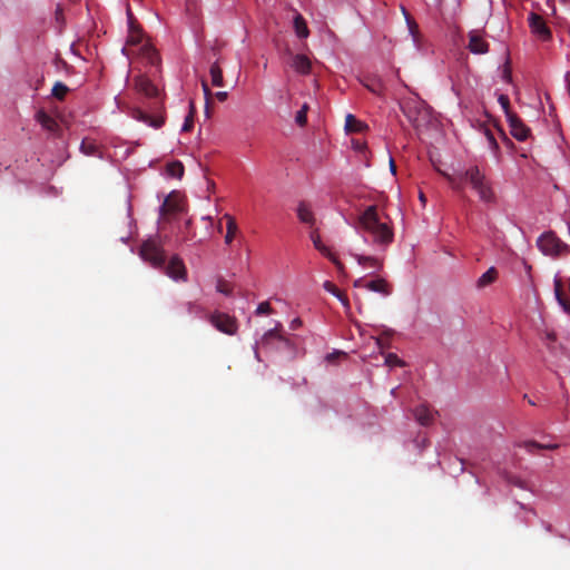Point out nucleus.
<instances>
[{"label":"nucleus","mask_w":570,"mask_h":570,"mask_svg":"<svg viewBox=\"0 0 570 570\" xmlns=\"http://www.w3.org/2000/svg\"><path fill=\"white\" fill-rule=\"evenodd\" d=\"M562 3L568 4L570 3V0H560Z\"/></svg>","instance_id":"55"},{"label":"nucleus","mask_w":570,"mask_h":570,"mask_svg":"<svg viewBox=\"0 0 570 570\" xmlns=\"http://www.w3.org/2000/svg\"><path fill=\"white\" fill-rule=\"evenodd\" d=\"M309 109V106L308 104H304L301 109L296 112L295 115V122L299 126V127H304L307 122V111Z\"/></svg>","instance_id":"33"},{"label":"nucleus","mask_w":570,"mask_h":570,"mask_svg":"<svg viewBox=\"0 0 570 570\" xmlns=\"http://www.w3.org/2000/svg\"><path fill=\"white\" fill-rule=\"evenodd\" d=\"M539 250L553 259L570 253V246L552 230L542 233L537 239Z\"/></svg>","instance_id":"5"},{"label":"nucleus","mask_w":570,"mask_h":570,"mask_svg":"<svg viewBox=\"0 0 570 570\" xmlns=\"http://www.w3.org/2000/svg\"><path fill=\"white\" fill-rule=\"evenodd\" d=\"M222 222H223V219H222V220H219V222H218V224H217V230H218V233H222V229H223Z\"/></svg>","instance_id":"51"},{"label":"nucleus","mask_w":570,"mask_h":570,"mask_svg":"<svg viewBox=\"0 0 570 570\" xmlns=\"http://www.w3.org/2000/svg\"><path fill=\"white\" fill-rule=\"evenodd\" d=\"M80 150L86 156H100L98 146L94 141L88 140V139L82 140V142L80 145Z\"/></svg>","instance_id":"30"},{"label":"nucleus","mask_w":570,"mask_h":570,"mask_svg":"<svg viewBox=\"0 0 570 570\" xmlns=\"http://www.w3.org/2000/svg\"><path fill=\"white\" fill-rule=\"evenodd\" d=\"M139 255L156 269L165 267L167 256L164 249V243L158 236L142 242L139 248Z\"/></svg>","instance_id":"4"},{"label":"nucleus","mask_w":570,"mask_h":570,"mask_svg":"<svg viewBox=\"0 0 570 570\" xmlns=\"http://www.w3.org/2000/svg\"><path fill=\"white\" fill-rule=\"evenodd\" d=\"M301 325H302V321L298 317H296L291 322L289 328L294 331V330H297Z\"/></svg>","instance_id":"44"},{"label":"nucleus","mask_w":570,"mask_h":570,"mask_svg":"<svg viewBox=\"0 0 570 570\" xmlns=\"http://www.w3.org/2000/svg\"><path fill=\"white\" fill-rule=\"evenodd\" d=\"M443 176L452 189L456 191H462L469 185L476 193L480 202L485 204H494L497 202L491 180L476 165H472L452 175L444 173Z\"/></svg>","instance_id":"1"},{"label":"nucleus","mask_w":570,"mask_h":570,"mask_svg":"<svg viewBox=\"0 0 570 570\" xmlns=\"http://www.w3.org/2000/svg\"><path fill=\"white\" fill-rule=\"evenodd\" d=\"M323 287L326 292L331 293L336 298H338L343 303V305L348 306V301H347L346 296L337 288V286L335 284H333L330 281H326L324 283Z\"/></svg>","instance_id":"29"},{"label":"nucleus","mask_w":570,"mask_h":570,"mask_svg":"<svg viewBox=\"0 0 570 570\" xmlns=\"http://www.w3.org/2000/svg\"><path fill=\"white\" fill-rule=\"evenodd\" d=\"M366 127V125L362 121H360L358 119L355 118V116H353L352 114H348L346 116V119H345V129L347 131H356V132H360L362 131L364 128Z\"/></svg>","instance_id":"27"},{"label":"nucleus","mask_w":570,"mask_h":570,"mask_svg":"<svg viewBox=\"0 0 570 570\" xmlns=\"http://www.w3.org/2000/svg\"><path fill=\"white\" fill-rule=\"evenodd\" d=\"M413 414H414L415 420L421 425H424V426L430 425L434 420V413L425 404H421V405L416 406L413 411Z\"/></svg>","instance_id":"16"},{"label":"nucleus","mask_w":570,"mask_h":570,"mask_svg":"<svg viewBox=\"0 0 570 570\" xmlns=\"http://www.w3.org/2000/svg\"><path fill=\"white\" fill-rule=\"evenodd\" d=\"M402 12L405 16L406 21L409 22L410 21V14L407 13V11H406V9L404 7H402Z\"/></svg>","instance_id":"47"},{"label":"nucleus","mask_w":570,"mask_h":570,"mask_svg":"<svg viewBox=\"0 0 570 570\" xmlns=\"http://www.w3.org/2000/svg\"><path fill=\"white\" fill-rule=\"evenodd\" d=\"M390 167H391V171L394 174L395 173V164L392 158L390 159Z\"/></svg>","instance_id":"48"},{"label":"nucleus","mask_w":570,"mask_h":570,"mask_svg":"<svg viewBox=\"0 0 570 570\" xmlns=\"http://www.w3.org/2000/svg\"><path fill=\"white\" fill-rule=\"evenodd\" d=\"M136 118L138 120H141V121L148 124L149 126H151L154 128H160L165 122V119L163 116H150L141 110L136 111Z\"/></svg>","instance_id":"23"},{"label":"nucleus","mask_w":570,"mask_h":570,"mask_svg":"<svg viewBox=\"0 0 570 570\" xmlns=\"http://www.w3.org/2000/svg\"><path fill=\"white\" fill-rule=\"evenodd\" d=\"M296 215L298 220L306 225L308 228H314L316 225L315 214L312 209L311 204L301 200L296 207Z\"/></svg>","instance_id":"13"},{"label":"nucleus","mask_w":570,"mask_h":570,"mask_svg":"<svg viewBox=\"0 0 570 570\" xmlns=\"http://www.w3.org/2000/svg\"><path fill=\"white\" fill-rule=\"evenodd\" d=\"M190 6H191V4L188 2V3H187V10H190Z\"/></svg>","instance_id":"56"},{"label":"nucleus","mask_w":570,"mask_h":570,"mask_svg":"<svg viewBox=\"0 0 570 570\" xmlns=\"http://www.w3.org/2000/svg\"><path fill=\"white\" fill-rule=\"evenodd\" d=\"M311 229H312V230H311V233H309V238H311V240H312V243H313L314 247H315L316 249H318L321 246H323V245H324V243L322 242V238H321V235H320V233H318L317 228H315V227H314V228H311Z\"/></svg>","instance_id":"40"},{"label":"nucleus","mask_w":570,"mask_h":570,"mask_svg":"<svg viewBox=\"0 0 570 570\" xmlns=\"http://www.w3.org/2000/svg\"><path fill=\"white\" fill-rule=\"evenodd\" d=\"M209 75H210V80H212V85L213 86H215V87H223L224 86L223 70L220 68V60H219V58H217L210 65Z\"/></svg>","instance_id":"22"},{"label":"nucleus","mask_w":570,"mask_h":570,"mask_svg":"<svg viewBox=\"0 0 570 570\" xmlns=\"http://www.w3.org/2000/svg\"><path fill=\"white\" fill-rule=\"evenodd\" d=\"M202 86H203L204 95L206 98V107H208V100H209V97L212 96V91H210L206 80H202Z\"/></svg>","instance_id":"43"},{"label":"nucleus","mask_w":570,"mask_h":570,"mask_svg":"<svg viewBox=\"0 0 570 570\" xmlns=\"http://www.w3.org/2000/svg\"><path fill=\"white\" fill-rule=\"evenodd\" d=\"M209 322L216 330L228 335L235 334L238 327L235 317L222 312L213 313Z\"/></svg>","instance_id":"7"},{"label":"nucleus","mask_w":570,"mask_h":570,"mask_svg":"<svg viewBox=\"0 0 570 570\" xmlns=\"http://www.w3.org/2000/svg\"><path fill=\"white\" fill-rule=\"evenodd\" d=\"M204 219L208 220L209 224H213V220L210 217H205Z\"/></svg>","instance_id":"54"},{"label":"nucleus","mask_w":570,"mask_h":570,"mask_svg":"<svg viewBox=\"0 0 570 570\" xmlns=\"http://www.w3.org/2000/svg\"><path fill=\"white\" fill-rule=\"evenodd\" d=\"M490 45L476 31L469 32L468 49L474 55H484L489 52Z\"/></svg>","instance_id":"14"},{"label":"nucleus","mask_w":570,"mask_h":570,"mask_svg":"<svg viewBox=\"0 0 570 570\" xmlns=\"http://www.w3.org/2000/svg\"><path fill=\"white\" fill-rule=\"evenodd\" d=\"M385 363L390 367L403 366V361L394 353H389L385 357Z\"/></svg>","instance_id":"39"},{"label":"nucleus","mask_w":570,"mask_h":570,"mask_svg":"<svg viewBox=\"0 0 570 570\" xmlns=\"http://www.w3.org/2000/svg\"><path fill=\"white\" fill-rule=\"evenodd\" d=\"M420 200H421V203H422L423 205H424V204H425V202H426V198H425V196L423 195V193H420Z\"/></svg>","instance_id":"50"},{"label":"nucleus","mask_w":570,"mask_h":570,"mask_svg":"<svg viewBox=\"0 0 570 570\" xmlns=\"http://www.w3.org/2000/svg\"><path fill=\"white\" fill-rule=\"evenodd\" d=\"M136 41H138V40L135 38V36H131L130 42L135 43Z\"/></svg>","instance_id":"53"},{"label":"nucleus","mask_w":570,"mask_h":570,"mask_svg":"<svg viewBox=\"0 0 570 570\" xmlns=\"http://www.w3.org/2000/svg\"><path fill=\"white\" fill-rule=\"evenodd\" d=\"M352 256L363 268H373L375 271H380L383 266L382 261L374 256H366L361 254H353Z\"/></svg>","instance_id":"17"},{"label":"nucleus","mask_w":570,"mask_h":570,"mask_svg":"<svg viewBox=\"0 0 570 570\" xmlns=\"http://www.w3.org/2000/svg\"><path fill=\"white\" fill-rule=\"evenodd\" d=\"M498 102L500 104L501 108L503 109L505 118H508V114H514L510 109V99L507 95L500 94L498 97Z\"/></svg>","instance_id":"37"},{"label":"nucleus","mask_w":570,"mask_h":570,"mask_svg":"<svg viewBox=\"0 0 570 570\" xmlns=\"http://www.w3.org/2000/svg\"><path fill=\"white\" fill-rule=\"evenodd\" d=\"M190 228H191V220L188 219L185 223L186 236L184 237V242L194 239L195 233L191 232Z\"/></svg>","instance_id":"41"},{"label":"nucleus","mask_w":570,"mask_h":570,"mask_svg":"<svg viewBox=\"0 0 570 570\" xmlns=\"http://www.w3.org/2000/svg\"><path fill=\"white\" fill-rule=\"evenodd\" d=\"M528 24L530 32L541 42H549L552 40V31L548 27L542 16L537 12H530L528 14Z\"/></svg>","instance_id":"6"},{"label":"nucleus","mask_w":570,"mask_h":570,"mask_svg":"<svg viewBox=\"0 0 570 570\" xmlns=\"http://www.w3.org/2000/svg\"><path fill=\"white\" fill-rule=\"evenodd\" d=\"M291 66L301 75H307L311 71V61L305 55H295L292 59Z\"/></svg>","instance_id":"18"},{"label":"nucleus","mask_w":570,"mask_h":570,"mask_svg":"<svg viewBox=\"0 0 570 570\" xmlns=\"http://www.w3.org/2000/svg\"><path fill=\"white\" fill-rule=\"evenodd\" d=\"M132 83L135 90L147 98H157L159 96V89L146 75L134 77Z\"/></svg>","instance_id":"10"},{"label":"nucleus","mask_w":570,"mask_h":570,"mask_svg":"<svg viewBox=\"0 0 570 570\" xmlns=\"http://www.w3.org/2000/svg\"><path fill=\"white\" fill-rule=\"evenodd\" d=\"M546 2H547L548 7H551L554 10V7H553L554 0H547Z\"/></svg>","instance_id":"49"},{"label":"nucleus","mask_w":570,"mask_h":570,"mask_svg":"<svg viewBox=\"0 0 570 570\" xmlns=\"http://www.w3.org/2000/svg\"><path fill=\"white\" fill-rule=\"evenodd\" d=\"M252 348H254L255 357L263 361L279 353L294 356L296 343L294 336L284 333L282 323L274 321V326L266 331Z\"/></svg>","instance_id":"3"},{"label":"nucleus","mask_w":570,"mask_h":570,"mask_svg":"<svg viewBox=\"0 0 570 570\" xmlns=\"http://www.w3.org/2000/svg\"><path fill=\"white\" fill-rule=\"evenodd\" d=\"M272 313H273V308L268 301L259 303L254 312V314L257 316L269 315Z\"/></svg>","instance_id":"35"},{"label":"nucleus","mask_w":570,"mask_h":570,"mask_svg":"<svg viewBox=\"0 0 570 570\" xmlns=\"http://www.w3.org/2000/svg\"><path fill=\"white\" fill-rule=\"evenodd\" d=\"M502 79L508 83L512 81V71L509 66V62L505 63L504 69L502 71Z\"/></svg>","instance_id":"42"},{"label":"nucleus","mask_w":570,"mask_h":570,"mask_svg":"<svg viewBox=\"0 0 570 570\" xmlns=\"http://www.w3.org/2000/svg\"><path fill=\"white\" fill-rule=\"evenodd\" d=\"M323 256H325L326 258H328L336 267L337 269H343V264L340 262V259L337 258V256L332 252V249L326 246L325 244L323 246H321L318 249H317Z\"/></svg>","instance_id":"31"},{"label":"nucleus","mask_w":570,"mask_h":570,"mask_svg":"<svg viewBox=\"0 0 570 570\" xmlns=\"http://www.w3.org/2000/svg\"><path fill=\"white\" fill-rule=\"evenodd\" d=\"M224 220H226V235H225V243L230 244L233 242V238L235 236V233L237 230V225L235 219L230 215H224Z\"/></svg>","instance_id":"25"},{"label":"nucleus","mask_w":570,"mask_h":570,"mask_svg":"<svg viewBox=\"0 0 570 570\" xmlns=\"http://www.w3.org/2000/svg\"><path fill=\"white\" fill-rule=\"evenodd\" d=\"M507 121L510 127V134L513 138L519 141H524L528 139L530 135V128L517 114H508Z\"/></svg>","instance_id":"9"},{"label":"nucleus","mask_w":570,"mask_h":570,"mask_svg":"<svg viewBox=\"0 0 570 570\" xmlns=\"http://www.w3.org/2000/svg\"><path fill=\"white\" fill-rule=\"evenodd\" d=\"M68 91L69 88L63 82L57 81L51 89V95L58 100H63Z\"/></svg>","instance_id":"32"},{"label":"nucleus","mask_w":570,"mask_h":570,"mask_svg":"<svg viewBox=\"0 0 570 570\" xmlns=\"http://www.w3.org/2000/svg\"><path fill=\"white\" fill-rule=\"evenodd\" d=\"M194 127V106L193 104H190V111L189 114L185 117V120H184V124H183V127H181V131H190Z\"/></svg>","instance_id":"36"},{"label":"nucleus","mask_w":570,"mask_h":570,"mask_svg":"<svg viewBox=\"0 0 570 570\" xmlns=\"http://www.w3.org/2000/svg\"><path fill=\"white\" fill-rule=\"evenodd\" d=\"M480 130L487 139L489 149H491L493 153L497 154L499 151L500 147H499V144H498L492 130L487 125H481Z\"/></svg>","instance_id":"24"},{"label":"nucleus","mask_w":570,"mask_h":570,"mask_svg":"<svg viewBox=\"0 0 570 570\" xmlns=\"http://www.w3.org/2000/svg\"><path fill=\"white\" fill-rule=\"evenodd\" d=\"M357 230L372 243L386 247L394 238L391 219L376 205L367 206L358 216Z\"/></svg>","instance_id":"2"},{"label":"nucleus","mask_w":570,"mask_h":570,"mask_svg":"<svg viewBox=\"0 0 570 570\" xmlns=\"http://www.w3.org/2000/svg\"><path fill=\"white\" fill-rule=\"evenodd\" d=\"M498 277V272L495 267H490L487 272H484L478 279V286L484 287L492 284Z\"/></svg>","instance_id":"26"},{"label":"nucleus","mask_w":570,"mask_h":570,"mask_svg":"<svg viewBox=\"0 0 570 570\" xmlns=\"http://www.w3.org/2000/svg\"><path fill=\"white\" fill-rule=\"evenodd\" d=\"M36 120L42 126L43 129L50 132H56L59 128L58 122L45 110H39L36 114Z\"/></svg>","instance_id":"19"},{"label":"nucleus","mask_w":570,"mask_h":570,"mask_svg":"<svg viewBox=\"0 0 570 570\" xmlns=\"http://www.w3.org/2000/svg\"><path fill=\"white\" fill-rule=\"evenodd\" d=\"M293 27L298 38L306 39L309 36L307 23L301 13L295 14L293 19Z\"/></svg>","instance_id":"20"},{"label":"nucleus","mask_w":570,"mask_h":570,"mask_svg":"<svg viewBox=\"0 0 570 570\" xmlns=\"http://www.w3.org/2000/svg\"><path fill=\"white\" fill-rule=\"evenodd\" d=\"M139 53L144 60L150 66H159L160 63V57L157 52V50L149 43L141 45L139 49Z\"/></svg>","instance_id":"15"},{"label":"nucleus","mask_w":570,"mask_h":570,"mask_svg":"<svg viewBox=\"0 0 570 570\" xmlns=\"http://www.w3.org/2000/svg\"><path fill=\"white\" fill-rule=\"evenodd\" d=\"M168 173L173 177L180 178L184 174V167L180 163H173L168 166Z\"/></svg>","instance_id":"38"},{"label":"nucleus","mask_w":570,"mask_h":570,"mask_svg":"<svg viewBox=\"0 0 570 570\" xmlns=\"http://www.w3.org/2000/svg\"><path fill=\"white\" fill-rule=\"evenodd\" d=\"M216 98L219 100V101H224L226 98H227V92L226 91H218L215 94Z\"/></svg>","instance_id":"46"},{"label":"nucleus","mask_w":570,"mask_h":570,"mask_svg":"<svg viewBox=\"0 0 570 570\" xmlns=\"http://www.w3.org/2000/svg\"><path fill=\"white\" fill-rule=\"evenodd\" d=\"M554 295L558 303L561 305L564 312L570 313V302L567 301L561 293V281L559 278H554Z\"/></svg>","instance_id":"28"},{"label":"nucleus","mask_w":570,"mask_h":570,"mask_svg":"<svg viewBox=\"0 0 570 570\" xmlns=\"http://www.w3.org/2000/svg\"><path fill=\"white\" fill-rule=\"evenodd\" d=\"M184 210L183 199L176 191L170 193L160 206V216L167 218Z\"/></svg>","instance_id":"11"},{"label":"nucleus","mask_w":570,"mask_h":570,"mask_svg":"<svg viewBox=\"0 0 570 570\" xmlns=\"http://www.w3.org/2000/svg\"><path fill=\"white\" fill-rule=\"evenodd\" d=\"M522 446L531 454L535 453V450H556L560 445L556 442L541 443L537 441H525Z\"/></svg>","instance_id":"21"},{"label":"nucleus","mask_w":570,"mask_h":570,"mask_svg":"<svg viewBox=\"0 0 570 570\" xmlns=\"http://www.w3.org/2000/svg\"><path fill=\"white\" fill-rule=\"evenodd\" d=\"M367 88L372 91V92H377L376 88L374 86H370L367 85Z\"/></svg>","instance_id":"52"},{"label":"nucleus","mask_w":570,"mask_h":570,"mask_svg":"<svg viewBox=\"0 0 570 570\" xmlns=\"http://www.w3.org/2000/svg\"><path fill=\"white\" fill-rule=\"evenodd\" d=\"M163 271L168 277L174 281H186L187 279V269L183 262V259L178 255L171 256L168 264L165 263L164 268H159Z\"/></svg>","instance_id":"8"},{"label":"nucleus","mask_w":570,"mask_h":570,"mask_svg":"<svg viewBox=\"0 0 570 570\" xmlns=\"http://www.w3.org/2000/svg\"><path fill=\"white\" fill-rule=\"evenodd\" d=\"M355 287H364L368 291L380 293L384 296H387L391 294V286L384 278H376L372 279L370 282H364L363 278H358L354 282Z\"/></svg>","instance_id":"12"},{"label":"nucleus","mask_w":570,"mask_h":570,"mask_svg":"<svg viewBox=\"0 0 570 570\" xmlns=\"http://www.w3.org/2000/svg\"><path fill=\"white\" fill-rule=\"evenodd\" d=\"M63 19V13H62V9L60 6L57 7L56 9V20L57 21H62Z\"/></svg>","instance_id":"45"},{"label":"nucleus","mask_w":570,"mask_h":570,"mask_svg":"<svg viewBox=\"0 0 570 570\" xmlns=\"http://www.w3.org/2000/svg\"><path fill=\"white\" fill-rule=\"evenodd\" d=\"M216 289L217 292L228 296L233 293L234 286L230 282L223 278H218Z\"/></svg>","instance_id":"34"}]
</instances>
